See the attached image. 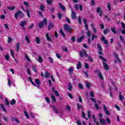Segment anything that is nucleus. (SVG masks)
Listing matches in <instances>:
<instances>
[{"label": "nucleus", "mask_w": 125, "mask_h": 125, "mask_svg": "<svg viewBox=\"0 0 125 125\" xmlns=\"http://www.w3.org/2000/svg\"><path fill=\"white\" fill-rule=\"evenodd\" d=\"M99 58H100L101 59H103V60L104 61L103 63L104 69H105L106 70H109V66L108 65V64L106 63V59H105V58L102 56H99Z\"/></svg>", "instance_id": "f257e3e1"}, {"label": "nucleus", "mask_w": 125, "mask_h": 125, "mask_svg": "<svg viewBox=\"0 0 125 125\" xmlns=\"http://www.w3.org/2000/svg\"><path fill=\"white\" fill-rule=\"evenodd\" d=\"M19 16L21 18L24 17V14H23V13H22V12H21V11L20 10H18V11L15 13V19H17V18H18V17Z\"/></svg>", "instance_id": "f03ea898"}, {"label": "nucleus", "mask_w": 125, "mask_h": 125, "mask_svg": "<svg viewBox=\"0 0 125 125\" xmlns=\"http://www.w3.org/2000/svg\"><path fill=\"white\" fill-rule=\"evenodd\" d=\"M47 25V20H46V19H44L42 21L39 23V27L40 28H43L44 26H46Z\"/></svg>", "instance_id": "7ed1b4c3"}, {"label": "nucleus", "mask_w": 125, "mask_h": 125, "mask_svg": "<svg viewBox=\"0 0 125 125\" xmlns=\"http://www.w3.org/2000/svg\"><path fill=\"white\" fill-rule=\"evenodd\" d=\"M64 28L65 31H66V32H68V33H70L71 31H72V28L69 26L68 24H64Z\"/></svg>", "instance_id": "20e7f679"}, {"label": "nucleus", "mask_w": 125, "mask_h": 125, "mask_svg": "<svg viewBox=\"0 0 125 125\" xmlns=\"http://www.w3.org/2000/svg\"><path fill=\"white\" fill-rule=\"evenodd\" d=\"M79 54L81 57L83 56H87V54L86 53V51L85 50L83 49L80 51Z\"/></svg>", "instance_id": "39448f33"}, {"label": "nucleus", "mask_w": 125, "mask_h": 125, "mask_svg": "<svg viewBox=\"0 0 125 125\" xmlns=\"http://www.w3.org/2000/svg\"><path fill=\"white\" fill-rule=\"evenodd\" d=\"M71 18L72 19H76L77 18V16L76 15V12L71 9Z\"/></svg>", "instance_id": "423d86ee"}, {"label": "nucleus", "mask_w": 125, "mask_h": 125, "mask_svg": "<svg viewBox=\"0 0 125 125\" xmlns=\"http://www.w3.org/2000/svg\"><path fill=\"white\" fill-rule=\"evenodd\" d=\"M20 26L21 27H24L27 25V21H23L20 22Z\"/></svg>", "instance_id": "0eeeda50"}, {"label": "nucleus", "mask_w": 125, "mask_h": 125, "mask_svg": "<svg viewBox=\"0 0 125 125\" xmlns=\"http://www.w3.org/2000/svg\"><path fill=\"white\" fill-rule=\"evenodd\" d=\"M104 109L106 115H107V116H110V112L107 110V107H106V105H105V104L104 105Z\"/></svg>", "instance_id": "6e6552de"}, {"label": "nucleus", "mask_w": 125, "mask_h": 125, "mask_svg": "<svg viewBox=\"0 0 125 125\" xmlns=\"http://www.w3.org/2000/svg\"><path fill=\"white\" fill-rule=\"evenodd\" d=\"M68 72L69 73V76H72V75H73V73L74 72V67H70L68 69Z\"/></svg>", "instance_id": "1a4fd4ad"}, {"label": "nucleus", "mask_w": 125, "mask_h": 125, "mask_svg": "<svg viewBox=\"0 0 125 125\" xmlns=\"http://www.w3.org/2000/svg\"><path fill=\"white\" fill-rule=\"evenodd\" d=\"M53 27H54V25H53V23L50 22V23L48 25V29L49 30V31H50V30H51V29H52Z\"/></svg>", "instance_id": "9d476101"}, {"label": "nucleus", "mask_w": 125, "mask_h": 125, "mask_svg": "<svg viewBox=\"0 0 125 125\" xmlns=\"http://www.w3.org/2000/svg\"><path fill=\"white\" fill-rule=\"evenodd\" d=\"M59 5L60 8H61V9H62V10H63V11H65V10H66L65 6L62 5V3H59Z\"/></svg>", "instance_id": "9b49d317"}, {"label": "nucleus", "mask_w": 125, "mask_h": 125, "mask_svg": "<svg viewBox=\"0 0 125 125\" xmlns=\"http://www.w3.org/2000/svg\"><path fill=\"white\" fill-rule=\"evenodd\" d=\"M84 39V36H83L81 37L80 38H79L77 39V42H83V40Z\"/></svg>", "instance_id": "f8f14e48"}, {"label": "nucleus", "mask_w": 125, "mask_h": 125, "mask_svg": "<svg viewBox=\"0 0 125 125\" xmlns=\"http://www.w3.org/2000/svg\"><path fill=\"white\" fill-rule=\"evenodd\" d=\"M40 9L41 10V11H43L45 8V6H44V5L43 4H41L39 6Z\"/></svg>", "instance_id": "ddd939ff"}, {"label": "nucleus", "mask_w": 125, "mask_h": 125, "mask_svg": "<svg viewBox=\"0 0 125 125\" xmlns=\"http://www.w3.org/2000/svg\"><path fill=\"white\" fill-rule=\"evenodd\" d=\"M92 119L93 122L96 123V125H99V123L98 122H96V118H95V115H92Z\"/></svg>", "instance_id": "4468645a"}, {"label": "nucleus", "mask_w": 125, "mask_h": 125, "mask_svg": "<svg viewBox=\"0 0 125 125\" xmlns=\"http://www.w3.org/2000/svg\"><path fill=\"white\" fill-rule=\"evenodd\" d=\"M46 37L48 42H52L51 38H49V34L47 33L46 34Z\"/></svg>", "instance_id": "2eb2a0df"}, {"label": "nucleus", "mask_w": 125, "mask_h": 125, "mask_svg": "<svg viewBox=\"0 0 125 125\" xmlns=\"http://www.w3.org/2000/svg\"><path fill=\"white\" fill-rule=\"evenodd\" d=\"M63 13H61V12H59L58 13V18H59V19H61V18H62V16H63Z\"/></svg>", "instance_id": "dca6fc26"}, {"label": "nucleus", "mask_w": 125, "mask_h": 125, "mask_svg": "<svg viewBox=\"0 0 125 125\" xmlns=\"http://www.w3.org/2000/svg\"><path fill=\"white\" fill-rule=\"evenodd\" d=\"M100 122L102 125H105V124H106V121L104 119H100Z\"/></svg>", "instance_id": "f3484780"}, {"label": "nucleus", "mask_w": 125, "mask_h": 125, "mask_svg": "<svg viewBox=\"0 0 125 125\" xmlns=\"http://www.w3.org/2000/svg\"><path fill=\"white\" fill-rule=\"evenodd\" d=\"M35 42H36V43L38 44H40V43L41 42V40H40V38L38 37H37L35 39Z\"/></svg>", "instance_id": "a211bd4d"}, {"label": "nucleus", "mask_w": 125, "mask_h": 125, "mask_svg": "<svg viewBox=\"0 0 125 125\" xmlns=\"http://www.w3.org/2000/svg\"><path fill=\"white\" fill-rule=\"evenodd\" d=\"M119 99L121 101H123L124 100V96L122 95V93H121V92H119Z\"/></svg>", "instance_id": "6ab92c4d"}, {"label": "nucleus", "mask_w": 125, "mask_h": 125, "mask_svg": "<svg viewBox=\"0 0 125 125\" xmlns=\"http://www.w3.org/2000/svg\"><path fill=\"white\" fill-rule=\"evenodd\" d=\"M19 48H20V43H17L16 44V50L18 52V51H19Z\"/></svg>", "instance_id": "aec40b11"}, {"label": "nucleus", "mask_w": 125, "mask_h": 125, "mask_svg": "<svg viewBox=\"0 0 125 125\" xmlns=\"http://www.w3.org/2000/svg\"><path fill=\"white\" fill-rule=\"evenodd\" d=\"M111 30L112 31V33H113V34H117V31H116V27H113H113H111Z\"/></svg>", "instance_id": "412c9836"}, {"label": "nucleus", "mask_w": 125, "mask_h": 125, "mask_svg": "<svg viewBox=\"0 0 125 125\" xmlns=\"http://www.w3.org/2000/svg\"><path fill=\"white\" fill-rule=\"evenodd\" d=\"M82 66V64L81 63V62H79L77 64V69H78V70L80 69V68Z\"/></svg>", "instance_id": "4be33fe9"}, {"label": "nucleus", "mask_w": 125, "mask_h": 125, "mask_svg": "<svg viewBox=\"0 0 125 125\" xmlns=\"http://www.w3.org/2000/svg\"><path fill=\"white\" fill-rule=\"evenodd\" d=\"M38 61V62H40V63H42L43 62L42 58L41 56H39Z\"/></svg>", "instance_id": "5701e85b"}, {"label": "nucleus", "mask_w": 125, "mask_h": 125, "mask_svg": "<svg viewBox=\"0 0 125 125\" xmlns=\"http://www.w3.org/2000/svg\"><path fill=\"white\" fill-rule=\"evenodd\" d=\"M12 121L13 122H16V123H18V124H19V120L17 118H12Z\"/></svg>", "instance_id": "b1692460"}, {"label": "nucleus", "mask_w": 125, "mask_h": 125, "mask_svg": "<svg viewBox=\"0 0 125 125\" xmlns=\"http://www.w3.org/2000/svg\"><path fill=\"white\" fill-rule=\"evenodd\" d=\"M97 48L99 51H102V47H101V45H100V44H97Z\"/></svg>", "instance_id": "393cba45"}, {"label": "nucleus", "mask_w": 125, "mask_h": 125, "mask_svg": "<svg viewBox=\"0 0 125 125\" xmlns=\"http://www.w3.org/2000/svg\"><path fill=\"white\" fill-rule=\"evenodd\" d=\"M32 69L33 70V71L34 72H35L36 73H37V72H38V70H37V68L36 67V66L32 65Z\"/></svg>", "instance_id": "a878e982"}, {"label": "nucleus", "mask_w": 125, "mask_h": 125, "mask_svg": "<svg viewBox=\"0 0 125 125\" xmlns=\"http://www.w3.org/2000/svg\"><path fill=\"white\" fill-rule=\"evenodd\" d=\"M7 9H9V10H14L15 9V7H11V6H8L7 7Z\"/></svg>", "instance_id": "bb28decb"}, {"label": "nucleus", "mask_w": 125, "mask_h": 125, "mask_svg": "<svg viewBox=\"0 0 125 125\" xmlns=\"http://www.w3.org/2000/svg\"><path fill=\"white\" fill-rule=\"evenodd\" d=\"M97 12L98 13H102V11L101 10V8L100 7H98L97 9Z\"/></svg>", "instance_id": "cd10ccee"}, {"label": "nucleus", "mask_w": 125, "mask_h": 125, "mask_svg": "<svg viewBox=\"0 0 125 125\" xmlns=\"http://www.w3.org/2000/svg\"><path fill=\"white\" fill-rule=\"evenodd\" d=\"M25 41H26L27 43H30V40L29 39V37L27 36H25Z\"/></svg>", "instance_id": "c85d7f7f"}, {"label": "nucleus", "mask_w": 125, "mask_h": 125, "mask_svg": "<svg viewBox=\"0 0 125 125\" xmlns=\"http://www.w3.org/2000/svg\"><path fill=\"white\" fill-rule=\"evenodd\" d=\"M60 33L62 36V37H63V38H65V37H66V36L65 35V33H64L62 29L60 30Z\"/></svg>", "instance_id": "c756f323"}, {"label": "nucleus", "mask_w": 125, "mask_h": 125, "mask_svg": "<svg viewBox=\"0 0 125 125\" xmlns=\"http://www.w3.org/2000/svg\"><path fill=\"white\" fill-rule=\"evenodd\" d=\"M72 84L71 83H69V87L67 88V89H68V90H69V91H72Z\"/></svg>", "instance_id": "7c9ffc66"}, {"label": "nucleus", "mask_w": 125, "mask_h": 125, "mask_svg": "<svg viewBox=\"0 0 125 125\" xmlns=\"http://www.w3.org/2000/svg\"><path fill=\"white\" fill-rule=\"evenodd\" d=\"M35 83H37V84H38V85H40V84H41V82L40 81V80L39 79H36L35 80Z\"/></svg>", "instance_id": "2f4dec72"}, {"label": "nucleus", "mask_w": 125, "mask_h": 125, "mask_svg": "<svg viewBox=\"0 0 125 125\" xmlns=\"http://www.w3.org/2000/svg\"><path fill=\"white\" fill-rule=\"evenodd\" d=\"M98 76L99 78V79H100V80H103V76H102V74L101 73H99L98 74Z\"/></svg>", "instance_id": "473e14b6"}, {"label": "nucleus", "mask_w": 125, "mask_h": 125, "mask_svg": "<svg viewBox=\"0 0 125 125\" xmlns=\"http://www.w3.org/2000/svg\"><path fill=\"white\" fill-rule=\"evenodd\" d=\"M16 101H15V100L13 99L11 101V105H14V104H16Z\"/></svg>", "instance_id": "72a5a7b5"}, {"label": "nucleus", "mask_w": 125, "mask_h": 125, "mask_svg": "<svg viewBox=\"0 0 125 125\" xmlns=\"http://www.w3.org/2000/svg\"><path fill=\"white\" fill-rule=\"evenodd\" d=\"M94 39H97V36L93 34L92 36V39L91 41H93L94 40Z\"/></svg>", "instance_id": "f704fd0d"}, {"label": "nucleus", "mask_w": 125, "mask_h": 125, "mask_svg": "<svg viewBox=\"0 0 125 125\" xmlns=\"http://www.w3.org/2000/svg\"><path fill=\"white\" fill-rule=\"evenodd\" d=\"M62 50L63 51H65V52H68V48L67 47H62Z\"/></svg>", "instance_id": "c9c22d12"}, {"label": "nucleus", "mask_w": 125, "mask_h": 125, "mask_svg": "<svg viewBox=\"0 0 125 125\" xmlns=\"http://www.w3.org/2000/svg\"><path fill=\"white\" fill-rule=\"evenodd\" d=\"M109 33V30L108 29H104V35H107Z\"/></svg>", "instance_id": "e433bc0d"}, {"label": "nucleus", "mask_w": 125, "mask_h": 125, "mask_svg": "<svg viewBox=\"0 0 125 125\" xmlns=\"http://www.w3.org/2000/svg\"><path fill=\"white\" fill-rule=\"evenodd\" d=\"M51 99L53 100V101H54V102H56V99H55V97L53 95L51 96Z\"/></svg>", "instance_id": "4c0bfd02"}, {"label": "nucleus", "mask_w": 125, "mask_h": 125, "mask_svg": "<svg viewBox=\"0 0 125 125\" xmlns=\"http://www.w3.org/2000/svg\"><path fill=\"white\" fill-rule=\"evenodd\" d=\"M8 43H9L12 42V38L11 37H8Z\"/></svg>", "instance_id": "58836bf2"}, {"label": "nucleus", "mask_w": 125, "mask_h": 125, "mask_svg": "<svg viewBox=\"0 0 125 125\" xmlns=\"http://www.w3.org/2000/svg\"><path fill=\"white\" fill-rule=\"evenodd\" d=\"M53 110H54L55 113H56V114H58V110H57V108H56V107L55 106L53 107Z\"/></svg>", "instance_id": "ea45409f"}, {"label": "nucleus", "mask_w": 125, "mask_h": 125, "mask_svg": "<svg viewBox=\"0 0 125 125\" xmlns=\"http://www.w3.org/2000/svg\"><path fill=\"white\" fill-rule=\"evenodd\" d=\"M87 57L89 61L91 62H93V60H92V58H91L90 56H87Z\"/></svg>", "instance_id": "a19ab883"}, {"label": "nucleus", "mask_w": 125, "mask_h": 125, "mask_svg": "<svg viewBox=\"0 0 125 125\" xmlns=\"http://www.w3.org/2000/svg\"><path fill=\"white\" fill-rule=\"evenodd\" d=\"M26 12L27 14V17H28V18H30V17H31V15H30V12H29V10H26Z\"/></svg>", "instance_id": "79ce46f5"}, {"label": "nucleus", "mask_w": 125, "mask_h": 125, "mask_svg": "<svg viewBox=\"0 0 125 125\" xmlns=\"http://www.w3.org/2000/svg\"><path fill=\"white\" fill-rule=\"evenodd\" d=\"M84 67L85 68V69H89V66H88V64L87 63V62L85 63Z\"/></svg>", "instance_id": "37998d69"}, {"label": "nucleus", "mask_w": 125, "mask_h": 125, "mask_svg": "<svg viewBox=\"0 0 125 125\" xmlns=\"http://www.w3.org/2000/svg\"><path fill=\"white\" fill-rule=\"evenodd\" d=\"M88 118L89 119H90V118H91V113H90V111H88Z\"/></svg>", "instance_id": "c03bdc74"}, {"label": "nucleus", "mask_w": 125, "mask_h": 125, "mask_svg": "<svg viewBox=\"0 0 125 125\" xmlns=\"http://www.w3.org/2000/svg\"><path fill=\"white\" fill-rule=\"evenodd\" d=\"M0 106L3 111H4V112H6V109H5V108H4V106L3 105V104H1Z\"/></svg>", "instance_id": "a18cd8bd"}, {"label": "nucleus", "mask_w": 125, "mask_h": 125, "mask_svg": "<svg viewBox=\"0 0 125 125\" xmlns=\"http://www.w3.org/2000/svg\"><path fill=\"white\" fill-rule=\"evenodd\" d=\"M0 106L3 111H4V112H6V109H5V108H4V106L3 105V104H1Z\"/></svg>", "instance_id": "49530a36"}, {"label": "nucleus", "mask_w": 125, "mask_h": 125, "mask_svg": "<svg viewBox=\"0 0 125 125\" xmlns=\"http://www.w3.org/2000/svg\"><path fill=\"white\" fill-rule=\"evenodd\" d=\"M48 59L50 61V62L52 63V64H53V59L51 58V57H48Z\"/></svg>", "instance_id": "de8ad7c7"}, {"label": "nucleus", "mask_w": 125, "mask_h": 125, "mask_svg": "<svg viewBox=\"0 0 125 125\" xmlns=\"http://www.w3.org/2000/svg\"><path fill=\"white\" fill-rule=\"evenodd\" d=\"M46 2H47V4H51V3H52V0H47Z\"/></svg>", "instance_id": "09e8293b"}, {"label": "nucleus", "mask_w": 125, "mask_h": 125, "mask_svg": "<svg viewBox=\"0 0 125 125\" xmlns=\"http://www.w3.org/2000/svg\"><path fill=\"white\" fill-rule=\"evenodd\" d=\"M65 19H66V21L67 22V23H68V24L71 23V21L68 18V17H66Z\"/></svg>", "instance_id": "8fccbe9b"}, {"label": "nucleus", "mask_w": 125, "mask_h": 125, "mask_svg": "<svg viewBox=\"0 0 125 125\" xmlns=\"http://www.w3.org/2000/svg\"><path fill=\"white\" fill-rule=\"evenodd\" d=\"M8 85H9V86L11 85V81L10 80V79H9L8 80Z\"/></svg>", "instance_id": "3c124183"}, {"label": "nucleus", "mask_w": 125, "mask_h": 125, "mask_svg": "<svg viewBox=\"0 0 125 125\" xmlns=\"http://www.w3.org/2000/svg\"><path fill=\"white\" fill-rule=\"evenodd\" d=\"M4 26L5 28V29H7V30H9V27H8V25H7V24H4Z\"/></svg>", "instance_id": "603ef678"}, {"label": "nucleus", "mask_w": 125, "mask_h": 125, "mask_svg": "<svg viewBox=\"0 0 125 125\" xmlns=\"http://www.w3.org/2000/svg\"><path fill=\"white\" fill-rule=\"evenodd\" d=\"M44 76L45 78H47L49 77V73L48 72H46Z\"/></svg>", "instance_id": "864d4df0"}, {"label": "nucleus", "mask_w": 125, "mask_h": 125, "mask_svg": "<svg viewBox=\"0 0 125 125\" xmlns=\"http://www.w3.org/2000/svg\"><path fill=\"white\" fill-rule=\"evenodd\" d=\"M104 17L107 20V21H111V18L110 17H108L107 16H105Z\"/></svg>", "instance_id": "5fc2aeb1"}, {"label": "nucleus", "mask_w": 125, "mask_h": 125, "mask_svg": "<svg viewBox=\"0 0 125 125\" xmlns=\"http://www.w3.org/2000/svg\"><path fill=\"white\" fill-rule=\"evenodd\" d=\"M54 92H55V94L56 96H60L59 93H58V91H54Z\"/></svg>", "instance_id": "6e6d98bb"}, {"label": "nucleus", "mask_w": 125, "mask_h": 125, "mask_svg": "<svg viewBox=\"0 0 125 125\" xmlns=\"http://www.w3.org/2000/svg\"><path fill=\"white\" fill-rule=\"evenodd\" d=\"M78 87H79V88H80L81 89H83V86L81 83L79 84Z\"/></svg>", "instance_id": "4d7b16f0"}, {"label": "nucleus", "mask_w": 125, "mask_h": 125, "mask_svg": "<svg viewBox=\"0 0 125 125\" xmlns=\"http://www.w3.org/2000/svg\"><path fill=\"white\" fill-rule=\"evenodd\" d=\"M90 2H91L92 5H95V1H94V0H91L90 1Z\"/></svg>", "instance_id": "13d9d810"}, {"label": "nucleus", "mask_w": 125, "mask_h": 125, "mask_svg": "<svg viewBox=\"0 0 125 125\" xmlns=\"http://www.w3.org/2000/svg\"><path fill=\"white\" fill-rule=\"evenodd\" d=\"M106 122L108 124H109V125L111 124V120H110V119H109V118H106Z\"/></svg>", "instance_id": "bf43d9fd"}, {"label": "nucleus", "mask_w": 125, "mask_h": 125, "mask_svg": "<svg viewBox=\"0 0 125 125\" xmlns=\"http://www.w3.org/2000/svg\"><path fill=\"white\" fill-rule=\"evenodd\" d=\"M90 95L91 97H94V93L92 91L90 92Z\"/></svg>", "instance_id": "052dcab7"}, {"label": "nucleus", "mask_w": 125, "mask_h": 125, "mask_svg": "<svg viewBox=\"0 0 125 125\" xmlns=\"http://www.w3.org/2000/svg\"><path fill=\"white\" fill-rule=\"evenodd\" d=\"M79 7H80V5H78V4L75 5V9H76V10H78Z\"/></svg>", "instance_id": "680f3d73"}, {"label": "nucleus", "mask_w": 125, "mask_h": 125, "mask_svg": "<svg viewBox=\"0 0 125 125\" xmlns=\"http://www.w3.org/2000/svg\"><path fill=\"white\" fill-rule=\"evenodd\" d=\"M24 115H25V116L26 117V118L29 119V115L28 114V113H27V112L26 111H24Z\"/></svg>", "instance_id": "e2e57ef3"}, {"label": "nucleus", "mask_w": 125, "mask_h": 125, "mask_svg": "<svg viewBox=\"0 0 125 125\" xmlns=\"http://www.w3.org/2000/svg\"><path fill=\"white\" fill-rule=\"evenodd\" d=\"M5 58L6 60H7V61H8V60H9V56H8V55H6L5 56Z\"/></svg>", "instance_id": "0e129e2a"}, {"label": "nucleus", "mask_w": 125, "mask_h": 125, "mask_svg": "<svg viewBox=\"0 0 125 125\" xmlns=\"http://www.w3.org/2000/svg\"><path fill=\"white\" fill-rule=\"evenodd\" d=\"M0 18L1 19H2V20H4V19H5V16H4V15H1L0 16Z\"/></svg>", "instance_id": "69168bd1"}, {"label": "nucleus", "mask_w": 125, "mask_h": 125, "mask_svg": "<svg viewBox=\"0 0 125 125\" xmlns=\"http://www.w3.org/2000/svg\"><path fill=\"white\" fill-rule=\"evenodd\" d=\"M107 8H108L109 10H111V4L110 3H108L107 5Z\"/></svg>", "instance_id": "338daca9"}, {"label": "nucleus", "mask_w": 125, "mask_h": 125, "mask_svg": "<svg viewBox=\"0 0 125 125\" xmlns=\"http://www.w3.org/2000/svg\"><path fill=\"white\" fill-rule=\"evenodd\" d=\"M5 104L9 105V102L7 100V99H5Z\"/></svg>", "instance_id": "774afa93"}]
</instances>
